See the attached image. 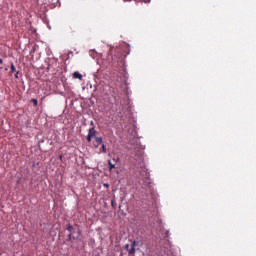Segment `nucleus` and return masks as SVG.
Returning a JSON list of instances; mask_svg holds the SVG:
<instances>
[{"mask_svg":"<svg viewBox=\"0 0 256 256\" xmlns=\"http://www.w3.org/2000/svg\"><path fill=\"white\" fill-rule=\"evenodd\" d=\"M1 69H3V64H0V71H1Z\"/></svg>","mask_w":256,"mask_h":256,"instance_id":"15","label":"nucleus"},{"mask_svg":"<svg viewBox=\"0 0 256 256\" xmlns=\"http://www.w3.org/2000/svg\"><path fill=\"white\" fill-rule=\"evenodd\" d=\"M72 77H73V79H79L80 81L83 80V75H81V73H79V72H74L72 74Z\"/></svg>","mask_w":256,"mask_h":256,"instance_id":"5","label":"nucleus"},{"mask_svg":"<svg viewBox=\"0 0 256 256\" xmlns=\"http://www.w3.org/2000/svg\"><path fill=\"white\" fill-rule=\"evenodd\" d=\"M67 231L72 233L73 232V225L69 224L68 227H67Z\"/></svg>","mask_w":256,"mask_h":256,"instance_id":"7","label":"nucleus"},{"mask_svg":"<svg viewBox=\"0 0 256 256\" xmlns=\"http://www.w3.org/2000/svg\"><path fill=\"white\" fill-rule=\"evenodd\" d=\"M5 71H9V68H8V67H6V68H5Z\"/></svg>","mask_w":256,"mask_h":256,"instance_id":"17","label":"nucleus"},{"mask_svg":"<svg viewBox=\"0 0 256 256\" xmlns=\"http://www.w3.org/2000/svg\"><path fill=\"white\" fill-rule=\"evenodd\" d=\"M108 164H109L110 171H113V169H115V164H113V162L111 161H108Z\"/></svg>","mask_w":256,"mask_h":256,"instance_id":"6","label":"nucleus"},{"mask_svg":"<svg viewBox=\"0 0 256 256\" xmlns=\"http://www.w3.org/2000/svg\"><path fill=\"white\" fill-rule=\"evenodd\" d=\"M112 161H114L115 163H119L120 159L119 157H117V158H113Z\"/></svg>","mask_w":256,"mask_h":256,"instance_id":"10","label":"nucleus"},{"mask_svg":"<svg viewBox=\"0 0 256 256\" xmlns=\"http://www.w3.org/2000/svg\"><path fill=\"white\" fill-rule=\"evenodd\" d=\"M93 137H97V131L95 130V128H90L89 129V132H88V135H87V141H88V143H91V139L93 138Z\"/></svg>","mask_w":256,"mask_h":256,"instance_id":"1","label":"nucleus"},{"mask_svg":"<svg viewBox=\"0 0 256 256\" xmlns=\"http://www.w3.org/2000/svg\"><path fill=\"white\" fill-rule=\"evenodd\" d=\"M71 237H72V234L70 233V234L68 235V241H71Z\"/></svg>","mask_w":256,"mask_h":256,"instance_id":"12","label":"nucleus"},{"mask_svg":"<svg viewBox=\"0 0 256 256\" xmlns=\"http://www.w3.org/2000/svg\"><path fill=\"white\" fill-rule=\"evenodd\" d=\"M104 187H109V184H104Z\"/></svg>","mask_w":256,"mask_h":256,"instance_id":"16","label":"nucleus"},{"mask_svg":"<svg viewBox=\"0 0 256 256\" xmlns=\"http://www.w3.org/2000/svg\"><path fill=\"white\" fill-rule=\"evenodd\" d=\"M103 143V138L102 137H96L95 142H94V147H99Z\"/></svg>","mask_w":256,"mask_h":256,"instance_id":"4","label":"nucleus"},{"mask_svg":"<svg viewBox=\"0 0 256 256\" xmlns=\"http://www.w3.org/2000/svg\"><path fill=\"white\" fill-rule=\"evenodd\" d=\"M137 245V241H133L130 250H128L129 255H135V246Z\"/></svg>","mask_w":256,"mask_h":256,"instance_id":"3","label":"nucleus"},{"mask_svg":"<svg viewBox=\"0 0 256 256\" xmlns=\"http://www.w3.org/2000/svg\"><path fill=\"white\" fill-rule=\"evenodd\" d=\"M32 103L34 104L35 107H37L39 102L37 101V99H32Z\"/></svg>","mask_w":256,"mask_h":256,"instance_id":"9","label":"nucleus"},{"mask_svg":"<svg viewBox=\"0 0 256 256\" xmlns=\"http://www.w3.org/2000/svg\"><path fill=\"white\" fill-rule=\"evenodd\" d=\"M102 152L107 153V146L105 144H102Z\"/></svg>","mask_w":256,"mask_h":256,"instance_id":"8","label":"nucleus"},{"mask_svg":"<svg viewBox=\"0 0 256 256\" xmlns=\"http://www.w3.org/2000/svg\"><path fill=\"white\" fill-rule=\"evenodd\" d=\"M125 249H126V251H128V252L131 251V248H129V244H126V245H125Z\"/></svg>","mask_w":256,"mask_h":256,"instance_id":"11","label":"nucleus"},{"mask_svg":"<svg viewBox=\"0 0 256 256\" xmlns=\"http://www.w3.org/2000/svg\"><path fill=\"white\" fill-rule=\"evenodd\" d=\"M151 0L145 1V0H141V3L145 2V3H149Z\"/></svg>","mask_w":256,"mask_h":256,"instance_id":"13","label":"nucleus"},{"mask_svg":"<svg viewBox=\"0 0 256 256\" xmlns=\"http://www.w3.org/2000/svg\"><path fill=\"white\" fill-rule=\"evenodd\" d=\"M0 65H3V59L0 58Z\"/></svg>","mask_w":256,"mask_h":256,"instance_id":"14","label":"nucleus"},{"mask_svg":"<svg viewBox=\"0 0 256 256\" xmlns=\"http://www.w3.org/2000/svg\"><path fill=\"white\" fill-rule=\"evenodd\" d=\"M10 73H15V79H19V71H17V67H15V64L13 62L10 63Z\"/></svg>","mask_w":256,"mask_h":256,"instance_id":"2","label":"nucleus"}]
</instances>
